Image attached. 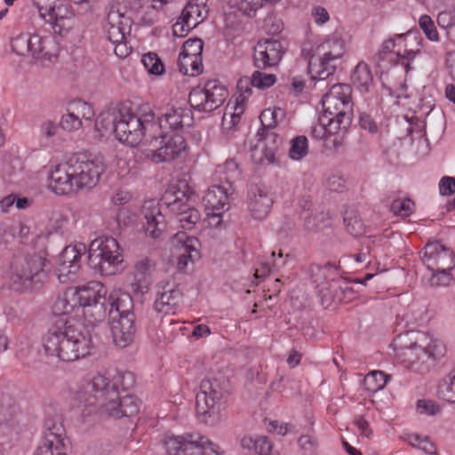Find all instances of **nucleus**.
I'll use <instances>...</instances> for the list:
<instances>
[{
	"label": "nucleus",
	"instance_id": "680f3d73",
	"mask_svg": "<svg viewBox=\"0 0 455 455\" xmlns=\"http://www.w3.org/2000/svg\"><path fill=\"white\" fill-rule=\"evenodd\" d=\"M452 269H436L429 270L431 272V277L429 279L430 284L433 286H447L452 280L451 271Z\"/></svg>",
	"mask_w": 455,
	"mask_h": 455
},
{
	"label": "nucleus",
	"instance_id": "9d476101",
	"mask_svg": "<svg viewBox=\"0 0 455 455\" xmlns=\"http://www.w3.org/2000/svg\"><path fill=\"white\" fill-rule=\"evenodd\" d=\"M167 455H223L220 447L206 435L184 433L164 440Z\"/></svg>",
	"mask_w": 455,
	"mask_h": 455
},
{
	"label": "nucleus",
	"instance_id": "a878e982",
	"mask_svg": "<svg viewBox=\"0 0 455 455\" xmlns=\"http://www.w3.org/2000/svg\"><path fill=\"white\" fill-rule=\"evenodd\" d=\"M421 259L428 270L453 269L455 267L452 251L439 242L427 243Z\"/></svg>",
	"mask_w": 455,
	"mask_h": 455
},
{
	"label": "nucleus",
	"instance_id": "c85d7f7f",
	"mask_svg": "<svg viewBox=\"0 0 455 455\" xmlns=\"http://www.w3.org/2000/svg\"><path fill=\"white\" fill-rule=\"evenodd\" d=\"M333 275L334 271L329 267L312 268L313 282L321 298L322 305L325 307H330L335 297L334 291L338 287V282L332 278Z\"/></svg>",
	"mask_w": 455,
	"mask_h": 455
},
{
	"label": "nucleus",
	"instance_id": "5fc2aeb1",
	"mask_svg": "<svg viewBox=\"0 0 455 455\" xmlns=\"http://www.w3.org/2000/svg\"><path fill=\"white\" fill-rule=\"evenodd\" d=\"M179 62L181 71L186 75L196 76L203 71V63L201 56L179 57Z\"/></svg>",
	"mask_w": 455,
	"mask_h": 455
},
{
	"label": "nucleus",
	"instance_id": "c756f323",
	"mask_svg": "<svg viewBox=\"0 0 455 455\" xmlns=\"http://www.w3.org/2000/svg\"><path fill=\"white\" fill-rule=\"evenodd\" d=\"M283 48L277 40L259 41L254 48V62L259 68L276 66L283 58Z\"/></svg>",
	"mask_w": 455,
	"mask_h": 455
},
{
	"label": "nucleus",
	"instance_id": "052dcab7",
	"mask_svg": "<svg viewBox=\"0 0 455 455\" xmlns=\"http://www.w3.org/2000/svg\"><path fill=\"white\" fill-rule=\"evenodd\" d=\"M59 125L52 119H43L38 124L39 136L46 140H52L58 133Z\"/></svg>",
	"mask_w": 455,
	"mask_h": 455
},
{
	"label": "nucleus",
	"instance_id": "0eeeda50",
	"mask_svg": "<svg viewBox=\"0 0 455 455\" xmlns=\"http://www.w3.org/2000/svg\"><path fill=\"white\" fill-rule=\"evenodd\" d=\"M195 199L193 188L186 180H179L169 186L162 201L176 215L182 228L192 229L201 219L199 211L192 206Z\"/></svg>",
	"mask_w": 455,
	"mask_h": 455
},
{
	"label": "nucleus",
	"instance_id": "cd10ccee",
	"mask_svg": "<svg viewBox=\"0 0 455 455\" xmlns=\"http://www.w3.org/2000/svg\"><path fill=\"white\" fill-rule=\"evenodd\" d=\"M281 144V138L275 132H268L251 148V158L258 164L269 165L277 164L276 152Z\"/></svg>",
	"mask_w": 455,
	"mask_h": 455
},
{
	"label": "nucleus",
	"instance_id": "13d9d810",
	"mask_svg": "<svg viewBox=\"0 0 455 455\" xmlns=\"http://www.w3.org/2000/svg\"><path fill=\"white\" fill-rule=\"evenodd\" d=\"M391 211L398 216L408 217L415 211V204L410 198H398L392 202Z\"/></svg>",
	"mask_w": 455,
	"mask_h": 455
},
{
	"label": "nucleus",
	"instance_id": "6e6552de",
	"mask_svg": "<svg viewBox=\"0 0 455 455\" xmlns=\"http://www.w3.org/2000/svg\"><path fill=\"white\" fill-rule=\"evenodd\" d=\"M143 114L138 116L130 111H124L116 126V139L122 144L137 147L148 146L153 141L152 111L148 105L142 107Z\"/></svg>",
	"mask_w": 455,
	"mask_h": 455
},
{
	"label": "nucleus",
	"instance_id": "dca6fc26",
	"mask_svg": "<svg viewBox=\"0 0 455 455\" xmlns=\"http://www.w3.org/2000/svg\"><path fill=\"white\" fill-rule=\"evenodd\" d=\"M193 124V116L188 108L180 106L166 107L161 113L157 121L155 120L152 112V128L154 133L158 132L169 133H181Z\"/></svg>",
	"mask_w": 455,
	"mask_h": 455
},
{
	"label": "nucleus",
	"instance_id": "aec40b11",
	"mask_svg": "<svg viewBox=\"0 0 455 455\" xmlns=\"http://www.w3.org/2000/svg\"><path fill=\"white\" fill-rule=\"evenodd\" d=\"M85 250L84 243L68 245L63 249L56 267V275L60 283H67L76 279Z\"/></svg>",
	"mask_w": 455,
	"mask_h": 455
},
{
	"label": "nucleus",
	"instance_id": "69168bd1",
	"mask_svg": "<svg viewBox=\"0 0 455 455\" xmlns=\"http://www.w3.org/2000/svg\"><path fill=\"white\" fill-rule=\"evenodd\" d=\"M276 81L275 76L266 74L259 71L253 73L251 76V85L259 89H265L272 86Z\"/></svg>",
	"mask_w": 455,
	"mask_h": 455
},
{
	"label": "nucleus",
	"instance_id": "f3484780",
	"mask_svg": "<svg viewBox=\"0 0 455 455\" xmlns=\"http://www.w3.org/2000/svg\"><path fill=\"white\" fill-rule=\"evenodd\" d=\"M65 428L58 417L44 421V436L35 455H68Z\"/></svg>",
	"mask_w": 455,
	"mask_h": 455
},
{
	"label": "nucleus",
	"instance_id": "a211bd4d",
	"mask_svg": "<svg viewBox=\"0 0 455 455\" xmlns=\"http://www.w3.org/2000/svg\"><path fill=\"white\" fill-rule=\"evenodd\" d=\"M156 141H149L151 158L156 163L168 162L178 157L185 151L187 144L181 133L156 132L153 136Z\"/></svg>",
	"mask_w": 455,
	"mask_h": 455
},
{
	"label": "nucleus",
	"instance_id": "864d4df0",
	"mask_svg": "<svg viewBox=\"0 0 455 455\" xmlns=\"http://www.w3.org/2000/svg\"><path fill=\"white\" fill-rule=\"evenodd\" d=\"M29 233V228L22 222L13 221L4 226L3 230V239L5 243H9L11 239L16 237H26Z\"/></svg>",
	"mask_w": 455,
	"mask_h": 455
},
{
	"label": "nucleus",
	"instance_id": "2f4dec72",
	"mask_svg": "<svg viewBox=\"0 0 455 455\" xmlns=\"http://www.w3.org/2000/svg\"><path fill=\"white\" fill-rule=\"evenodd\" d=\"M141 214L145 220L143 227L148 236L157 238L165 228V219L161 212L159 204L155 200L145 201Z\"/></svg>",
	"mask_w": 455,
	"mask_h": 455
},
{
	"label": "nucleus",
	"instance_id": "79ce46f5",
	"mask_svg": "<svg viewBox=\"0 0 455 455\" xmlns=\"http://www.w3.org/2000/svg\"><path fill=\"white\" fill-rule=\"evenodd\" d=\"M351 80L353 84L362 92H366L373 83V75L368 64L359 62L355 68Z\"/></svg>",
	"mask_w": 455,
	"mask_h": 455
},
{
	"label": "nucleus",
	"instance_id": "bb28decb",
	"mask_svg": "<svg viewBox=\"0 0 455 455\" xmlns=\"http://www.w3.org/2000/svg\"><path fill=\"white\" fill-rule=\"evenodd\" d=\"M156 269V261L148 257L138 259L131 271V285L137 294H145L150 290L153 275Z\"/></svg>",
	"mask_w": 455,
	"mask_h": 455
},
{
	"label": "nucleus",
	"instance_id": "4d7b16f0",
	"mask_svg": "<svg viewBox=\"0 0 455 455\" xmlns=\"http://www.w3.org/2000/svg\"><path fill=\"white\" fill-rule=\"evenodd\" d=\"M438 395L443 400L454 403H455V373L449 375L438 385Z\"/></svg>",
	"mask_w": 455,
	"mask_h": 455
},
{
	"label": "nucleus",
	"instance_id": "e2e57ef3",
	"mask_svg": "<svg viewBox=\"0 0 455 455\" xmlns=\"http://www.w3.org/2000/svg\"><path fill=\"white\" fill-rule=\"evenodd\" d=\"M29 33L22 32L19 35L13 36L11 40V47L12 50L18 55L27 56L28 55V48L27 42L29 40Z\"/></svg>",
	"mask_w": 455,
	"mask_h": 455
},
{
	"label": "nucleus",
	"instance_id": "f704fd0d",
	"mask_svg": "<svg viewBox=\"0 0 455 455\" xmlns=\"http://www.w3.org/2000/svg\"><path fill=\"white\" fill-rule=\"evenodd\" d=\"M231 193L230 186L212 185L203 198L204 210L227 212L229 207L228 196Z\"/></svg>",
	"mask_w": 455,
	"mask_h": 455
},
{
	"label": "nucleus",
	"instance_id": "774afa93",
	"mask_svg": "<svg viewBox=\"0 0 455 455\" xmlns=\"http://www.w3.org/2000/svg\"><path fill=\"white\" fill-rule=\"evenodd\" d=\"M51 224L56 231H63L68 224V217L60 211H54L50 219Z\"/></svg>",
	"mask_w": 455,
	"mask_h": 455
},
{
	"label": "nucleus",
	"instance_id": "5701e85b",
	"mask_svg": "<svg viewBox=\"0 0 455 455\" xmlns=\"http://www.w3.org/2000/svg\"><path fill=\"white\" fill-rule=\"evenodd\" d=\"M181 291L168 281L160 282L156 286L154 309L162 315H176L181 307Z\"/></svg>",
	"mask_w": 455,
	"mask_h": 455
},
{
	"label": "nucleus",
	"instance_id": "ea45409f",
	"mask_svg": "<svg viewBox=\"0 0 455 455\" xmlns=\"http://www.w3.org/2000/svg\"><path fill=\"white\" fill-rule=\"evenodd\" d=\"M409 33L407 34H397L395 35V55L400 59H405L408 60H413L416 55L419 52V48H412V42H416L417 44H419V42H417V38L413 37Z\"/></svg>",
	"mask_w": 455,
	"mask_h": 455
},
{
	"label": "nucleus",
	"instance_id": "f8f14e48",
	"mask_svg": "<svg viewBox=\"0 0 455 455\" xmlns=\"http://www.w3.org/2000/svg\"><path fill=\"white\" fill-rule=\"evenodd\" d=\"M40 17L52 26L56 34L65 36L75 26L72 8L61 0H33Z\"/></svg>",
	"mask_w": 455,
	"mask_h": 455
},
{
	"label": "nucleus",
	"instance_id": "393cba45",
	"mask_svg": "<svg viewBox=\"0 0 455 455\" xmlns=\"http://www.w3.org/2000/svg\"><path fill=\"white\" fill-rule=\"evenodd\" d=\"M208 10L204 0L189 2L183 9L181 15L172 26V33L183 36L189 30L200 24L207 16Z\"/></svg>",
	"mask_w": 455,
	"mask_h": 455
},
{
	"label": "nucleus",
	"instance_id": "1a4fd4ad",
	"mask_svg": "<svg viewBox=\"0 0 455 455\" xmlns=\"http://www.w3.org/2000/svg\"><path fill=\"white\" fill-rule=\"evenodd\" d=\"M88 260L90 266L101 275H114L124 268L120 246L111 236H100L90 243Z\"/></svg>",
	"mask_w": 455,
	"mask_h": 455
},
{
	"label": "nucleus",
	"instance_id": "58836bf2",
	"mask_svg": "<svg viewBox=\"0 0 455 455\" xmlns=\"http://www.w3.org/2000/svg\"><path fill=\"white\" fill-rule=\"evenodd\" d=\"M240 443L243 449L254 451L259 455H279L267 436L246 435L241 438Z\"/></svg>",
	"mask_w": 455,
	"mask_h": 455
},
{
	"label": "nucleus",
	"instance_id": "de8ad7c7",
	"mask_svg": "<svg viewBox=\"0 0 455 455\" xmlns=\"http://www.w3.org/2000/svg\"><path fill=\"white\" fill-rule=\"evenodd\" d=\"M285 116V112L283 108L278 107L267 108L264 109L260 116L259 120L264 128H275Z\"/></svg>",
	"mask_w": 455,
	"mask_h": 455
},
{
	"label": "nucleus",
	"instance_id": "338daca9",
	"mask_svg": "<svg viewBox=\"0 0 455 455\" xmlns=\"http://www.w3.org/2000/svg\"><path fill=\"white\" fill-rule=\"evenodd\" d=\"M417 411L422 415L435 416L441 411V407L433 400L419 399L417 402Z\"/></svg>",
	"mask_w": 455,
	"mask_h": 455
},
{
	"label": "nucleus",
	"instance_id": "a19ab883",
	"mask_svg": "<svg viewBox=\"0 0 455 455\" xmlns=\"http://www.w3.org/2000/svg\"><path fill=\"white\" fill-rule=\"evenodd\" d=\"M304 222V228L309 232H318L330 225V218L327 213L318 211L306 212L300 213Z\"/></svg>",
	"mask_w": 455,
	"mask_h": 455
},
{
	"label": "nucleus",
	"instance_id": "f257e3e1",
	"mask_svg": "<svg viewBox=\"0 0 455 455\" xmlns=\"http://www.w3.org/2000/svg\"><path fill=\"white\" fill-rule=\"evenodd\" d=\"M107 288L98 281L69 287L54 300L52 310L54 315L66 317L58 323L79 324L82 319L87 325H94L106 317L105 296Z\"/></svg>",
	"mask_w": 455,
	"mask_h": 455
},
{
	"label": "nucleus",
	"instance_id": "0e129e2a",
	"mask_svg": "<svg viewBox=\"0 0 455 455\" xmlns=\"http://www.w3.org/2000/svg\"><path fill=\"white\" fill-rule=\"evenodd\" d=\"M59 125L65 131L76 132L84 127V124L69 111H66L60 117Z\"/></svg>",
	"mask_w": 455,
	"mask_h": 455
},
{
	"label": "nucleus",
	"instance_id": "423d86ee",
	"mask_svg": "<svg viewBox=\"0 0 455 455\" xmlns=\"http://www.w3.org/2000/svg\"><path fill=\"white\" fill-rule=\"evenodd\" d=\"M224 388L216 379L205 378L201 381L196 395V416L199 421L214 427L225 419L227 403Z\"/></svg>",
	"mask_w": 455,
	"mask_h": 455
},
{
	"label": "nucleus",
	"instance_id": "3c124183",
	"mask_svg": "<svg viewBox=\"0 0 455 455\" xmlns=\"http://www.w3.org/2000/svg\"><path fill=\"white\" fill-rule=\"evenodd\" d=\"M418 24L427 40L433 43H438L441 40L440 34L437 30L434 20L427 14L419 16Z\"/></svg>",
	"mask_w": 455,
	"mask_h": 455
},
{
	"label": "nucleus",
	"instance_id": "6ab92c4d",
	"mask_svg": "<svg viewBox=\"0 0 455 455\" xmlns=\"http://www.w3.org/2000/svg\"><path fill=\"white\" fill-rule=\"evenodd\" d=\"M352 88L346 84H335L324 94L322 100L323 114L334 116H352Z\"/></svg>",
	"mask_w": 455,
	"mask_h": 455
},
{
	"label": "nucleus",
	"instance_id": "412c9836",
	"mask_svg": "<svg viewBox=\"0 0 455 455\" xmlns=\"http://www.w3.org/2000/svg\"><path fill=\"white\" fill-rule=\"evenodd\" d=\"M87 388L86 392H92L93 395L85 397L84 394H78L76 397L78 400L76 406L82 410L84 421H86V418L95 411L97 403L101 401L104 396L108 395L110 390L117 389L115 386H111L108 379L100 373H97L92 378Z\"/></svg>",
	"mask_w": 455,
	"mask_h": 455
},
{
	"label": "nucleus",
	"instance_id": "603ef678",
	"mask_svg": "<svg viewBox=\"0 0 455 455\" xmlns=\"http://www.w3.org/2000/svg\"><path fill=\"white\" fill-rule=\"evenodd\" d=\"M308 154V140L305 136H297L291 140L289 156L294 161L303 159Z\"/></svg>",
	"mask_w": 455,
	"mask_h": 455
},
{
	"label": "nucleus",
	"instance_id": "b1692460",
	"mask_svg": "<svg viewBox=\"0 0 455 455\" xmlns=\"http://www.w3.org/2000/svg\"><path fill=\"white\" fill-rule=\"evenodd\" d=\"M133 11L111 8L108 14L105 31L110 43H118L130 36L133 22Z\"/></svg>",
	"mask_w": 455,
	"mask_h": 455
},
{
	"label": "nucleus",
	"instance_id": "4468645a",
	"mask_svg": "<svg viewBox=\"0 0 455 455\" xmlns=\"http://www.w3.org/2000/svg\"><path fill=\"white\" fill-rule=\"evenodd\" d=\"M228 96L226 86L219 80L213 79L194 88L189 93L188 101L197 111L212 112L220 107Z\"/></svg>",
	"mask_w": 455,
	"mask_h": 455
},
{
	"label": "nucleus",
	"instance_id": "6e6d98bb",
	"mask_svg": "<svg viewBox=\"0 0 455 455\" xmlns=\"http://www.w3.org/2000/svg\"><path fill=\"white\" fill-rule=\"evenodd\" d=\"M405 441L412 447L419 449L427 454H434L435 447L427 436H422L418 434H409Z\"/></svg>",
	"mask_w": 455,
	"mask_h": 455
},
{
	"label": "nucleus",
	"instance_id": "09e8293b",
	"mask_svg": "<svg viewBox=\"0 0 455 455\" xmlns=\"http://www.w3.org/2000/svg\"><path fill=\"white\" fill-rule=\"evenodd\" d=\"M141 62L150 76H159L164 73L165 67L156 52H148L142 56Z\"/></svg>",
	"mask_w": 455,
	"mask_h": 455
},
{
	"label": "nucleus",
	"instance_id": "20e7f679",
	"mask_svg": "<svg viewBox=\"0 0 455 455\" xmlns=\"http://www.w3.org/2000/svg\"><path fill=\"white\" fill-rule=\"evenodd\" d=\"M92 334L82 324L56 323L43 338L47 355L60 361L72 362L89 355L93 349Z\"/></svg>",
	"mask_w": 455,
	"mask_h": 455
},
{
	"label": "nucleus",
	"instance_id": "bf43d9fd",
	"mask_svg": "<svg viewBox=\"0 0 455 455\" xmlns=\"http://www.w3.org/2000/svg\"><path fill=\"white\" fill-rule=\"evenodd\" d=\"M203 41L199 38L188 39L182 46L180 57L201 56L203 52Z\"/></svg>",
	"mask_w": 455,
	"mask_h": 455
},
{
	"label": "nucleus",
	"instance_id": "7c9ffc66",
	"mask_svg": "<svg viewBox=\"0 0 455 455\" xmlns=\"http://www.w3.org/2000/svg\"><path fill=\"white\" fill-rule=\"evenodd\" d=\"M135 315H124L119 317L112 316L110 330L115 345L120 348H124L131 345L134 339Z\"/></svg>",
	"mask_w": 455,
	"mask_h": 455
},
{
	"label": "nucleus",
	"instance_id": "4be33fe9",
	"mask_svg": "<svg viewBox=\"0 0 455 455\" xmlns=\"http://www.w3.org/2000/svg\"><path fill=\"white\" fill-rule=\"evenodd\" d=\"M173 254L177 257V268L184 271L189 263H194L201 257L199 240L185 232H178L172 240Z\"/></svg>",
	"mask_w": 455,
	"mask_h": 455
},
{
	"label": "nucleus",
	"instance_id": "49530a36",
	"mask_svg": "<svg viewBox=\"0 0 455 455\" xmlns=\"http://www.w3.org/2000/svg\"><path fill=\"white\" fill-rule=\"evenodd\" d=\"M68 111L76 116L84 124L91 122L94 116V110L92 107L81 100H76L70 102L67 107Z\"/></svg>",
	"mask_w": 455,
	"mask_h": 455
},
{
	"label": "nucleus",
	"instance_id": "72a5a7b5",
	"mask_svg": "<svg viewBox=\"0 0 455 455\" xmlns=\"http://www.w3.org/2000/svg\"><path fill=\"white\" fill-rule=\"evenodd\" d=\"M250 92L251 89L246 90L243 93L236 96L234 102L230 101L226 106L221 123L222 131L225 133L230 134L236 130L244 111L247 94Z\"/></svg>",
	"mask_w": 455,
	"mask_h": 455
},
{
	"label": "nucleus",
	"instance_id": "473e14b6",
	"mask_svg": "<svg viewBox=\"0 0 455 455\" xmlns=\"http://www.w3.org/2000/svg\"><path fill=\"white\" fill-rule=\"evenodd\" d=\"M273 199L265 188L252 185L248 192V209L256 220L265 219L272 206Z\"/></svg>",
	"mask_w": 455,
	"mask_h": 455
},
{
	"label": "nucleus",
	"instance_id": "9b49d317",
	"mask_svg": "<svg viewBox=\"0 0 455 455\" xmlns=\"http://www.w3.org/2000/svg\"><path fill=\"white\" fill-rule=\"evenodd\" d=\"M46 263V259L41 254L18 256L11 264L6 278L17 291L28 289L43 273Z\"/></svg>",
	"mask_w": 455,
	"mask_h": 455
},
{
	"label": "nucleus",
	"instance_id": "7ed1b4c3",
	"mask_svg": "<svg viewBox=\"0 0 455 455\" xmlns=\"http://www.w3.org/2000/svg\"><path fill=\"white\" fill-rule=\"evenodd\" d=\"M392 346L397 361L418 373L427 371L430 362L446 354L444 342L424 331H411L400 334L393 340Z\"/></svg>",
	"mask_w": 455,
	"mask_h": 455
},
{
	"label": "nucleus",
	"instance_id": "c03bdc74",
	"mask_svg": "<svg viewBox=\"0 0 455 455\" xmlns=\"http://www.w3.org/2000/svg\"><path fill=\"white\" fill-rule=\"evenodd\" d=\"M436 23L444 31L446 38L455 44V5L439 12Z\"/></svg>",
	"mask_w": 455,
	"mask_h": 455
},
{
	"label": "nucleus",
	"instance_id": "f03ea898",
	"mask_svg": "<svg viewBox=\"0 0 455 455\" xmlns=\"http://www.w3.org/2000/svg\"><path fill=\"white\" fill-rule=\"evenodd\" d=\"M106 171L101 157L78 155L47 167V188L57 196H68L91 189Z\"/></svg>",
	"mask_w": 455,
	"mask_h": 455
},
{
	"label": "nucleus",
	"instance_id": "a18cd8bd",
	"mask_svg": "<svg viewBox=\"0 0 455 455\" xmlns=\"http://www.w3.org/2000/svg\"><path fill=\"white\" fill-rule=\"evenodd\" d=\"M390 376L381 371L369 372L363 380V387L370 393H376L385 387Z\"/></svg>",
	"mask_w": 455,
	"mask_h": 455
},
{
	"label": "nucleus",
	"instance_id": "e433bc0d",
	"mask_svg": "<svg viewBox=\"0 0 455 455\" xmlns=\"http://www.w3.org/2000/svg\"><path fill=\"white\" fill-rule=\"evenodd\" d=\"M105 305H109V313L113 314L116 312L117 315L116 317L122 316L124 315H134L132 312L133 302L129 293L123 291L120 289H115L110 291L108 298L105 296ZM107 310V306H105Z\"/></svg>",
	"mask_w": 455,
	"mask_h": 455
},
{
	"label": "nucleus",
	"instance_id": "37998d69",
	"mask_svg": "<svg viewBox=\"0 0 455 455\" xmlns=\"http://www.w3.org/2000/svg\"><path fill=\"white\" fill-rule=\"evenodd\" d=\"M240 171L237 163L234 159H228L224 164L218 165L215 177L221 185L232 188V183L239 177Z\"/></svg>",
	"mask_w": 455,
	"mask_h": 455
},
{
	"label": "nucleus",
	"instance_id": "39448f33",
	"mask_svg": "<svg viewBox=\"0 0 455 455\" xmlns=\"http://www.w3.org/2000/svg\"><path fill=\"white\" fill-rule=\"evenodd\" d=\"M302 54L308 58L311 80H324L336 69V61L346 52L345 41L337 34L305 43Z\"/></svg>",
	"mask_w": 455,
	"mask_h": 455
},
{
	"label": "nucleus",
	"instance_id": "2eb2a0df",
	"mask_svg": "<svg viewBox=\"0 0 455 455\" xmlns=\"http://www.w3.org/2000/svg\"><path fill=\"white\" fill-rule=\"evenodd\" d=\"M96 408L101 417L121 419L137 415L140 402L134 395L121 394L118 389H112L108 395L96 403Z\"/></svg>",
	"mask_w": 455,
	"mask_h": 455
},
{
	"label": "nucleus",
	"instance_id": "c9c22d12",
	"mask_svg": "<svg viewBox=\"0 0 455 455\" xmlns=\"http://www.w3.org/2000/svg\"><path fill=\"white\" fill-rule=\"evenodd\" d=\"M34 46L30 56L36 60H48L56 57L59 52V45L51 35L42 36L34 34Z\"/></svg>",
	"mask_w": 455,
	"mask_h": 455
},
{
	"label": "nucleus",
	"instance_id": "4c0bfd02",
	"mask_svg": "<svg viewBox=\"0 0 455 455\" xmlns=\"http://www.w3.org/2000/svg\"><path fill=\"white\" fill-rule=\"evenodd\" d=\"M124 111L119 109H108L102 111L97 117L95 122V129L99 132L100 137H105L110 133L116 135V126L120 121V116Z\"/></svg>",
	"mask_w": 455,
	"mask_h": 455
},
{
	"label": "nucleus",
	"instance_id": "8fccbe9b",
	"mask_svg": "<svg viewBox=\"0 0 455 455\" xmlns=\"http://www.w3.org/2000/svg\"><path fill=\"white\" fill-rule=\"evenodd\" d=\"M344 223L347 232L354 236L362 235L365 232V226L362 219L358 213L353 210L345 212Z\"/></svg>",
	"mask_w": 455,
	"mask_h": 455
},
{
	"label": "nucleus",
	"instance_id": "ddd939ff",
	"mask_svg": "<svg viewBox=\"0 0 455 455\" xmlns=\"http://www.w3.org/2000/svg\"><path fill=\"white\" fill-rule=\"evenodd\" d=\"M351 121L352 116H334V115L322 114L318 120L312 124L311 135L332 147H339L343 142Z\"/></svg>",
	"mask_w": 455,
	"mask_h": 455
}]
</instances>
